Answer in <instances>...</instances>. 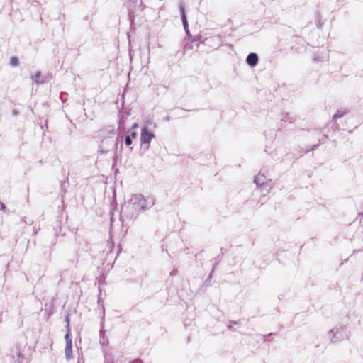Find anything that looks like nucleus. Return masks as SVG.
Returning a JSON list of instances; mask_svg holds the SVG:
<instances>
[{"label":"nucleus","mask_w":363,"mask_h":363,"mask_svg":"<svg viewBox=\"0 0 363 363\" xmlns=\"http://www.w3.org/2000/svg\"><path fill=\"white\" fill-rule=\"evenodd\" d=\"M199 45H200V43L199 41L189 39L186 42L185 45H184V48H183L184 54L190 53V51L194 50L195 47L196 49H198L199 47Z\"/></svg>","instance_id":"2"},{"label":"nucleus","mask_w":363,"mask_h":363,"mask_svg":"<svg viewBox=\"0 0 363 363\" xmlns=\"http://www.w3.org/2000/svg\"><path fill=\"white\" fill-rule=\"evenodd\" d=\"M125 143L127 146H130L132 144V139L130 135L126 136Z\"/></svg>","instance_id":"10"},{"label":"nucleus","mask_w":363,"mask_h":363,"mask_svg":"<svg viewBox=\"0 0 363 363\" xmlns=\"http://www.w3.org/2000/svg\"><path fill=\"white\" fill-rule=\"evenodd\" d=\"M135 199L138 201V205L140 206V209L144 210L147 206V201L144 196L139 194L135 196Z\"/></svg>","instance_id":"4"},{"label":"nucleus","mask_w":363,"mask_h":363,"mask_svg":"<svg viewBox=\"0 0 363 363\" xmlns=\"http://www.w3.org/2000/svg\"><path fill=\"white\" fill-rule=\"evenodd\" d=\"M138 128V123H134L131 128H130L128 133H130V138H137L138 137V133H137V129Z\"/></svg>","instance_id":"5"},{"label":"nucleus","mask_w":363,"mask_h":363,"mask_svg":"<svg viewBox=\"0 0 363 363\" xmlns=\"http://www.w3.org/2000/svg\"><path fill=\"white\" fill-rule=\"evenodd\" d=\"M132 363H143L140 359H135Z\"/></svg>","instance_id":"11"},{"label":"nucleus","mask_w":363,"mask_h":363,"mask_svg":"<svg viewBox=\"0 0 363 363\" xmlns=\"http://www.w3.org/2000/svg\"><path fill=\"white\" fill-rule=\"evenodd\" d=\"M10 64L12 66H17L18 64V60L16 57H12L11 59H10Z\"/></svg>","instance_id":"9"},{"label":"nucleus","mask_w":363,"mask_h":363,"mask_svg":"<svg viewBox=\"0 0 363 363\" xmlns=\"http://www.w3.org/2000/svg\"><path fill=\"white\" fill-rule=\"evenodd\" d=\"M32 79L33 80L37 83V84H40V83H43V80L41 77V74L40 72H36L33 77H32Z\"/></svg>","instance_id":"7"},{"label":"nucleus","mask_w":363,"mask_h":363,"mask_svg":"<svg viewBox=\"0 0 363 363\" xmlns=\"http://www.w3.org/2000/svg\"><path fill=\"white\" fill-rule=\"evenodd\" d=\"M339 117H340V116H339V115H337V114H335V115H334L333 118H334V119H336V118H339Z\"/></svg>","instance_id":"12"},{"label":"nucleus","mask_w":363,"mask_h":363,"mask_svg":"<svg viewBox=\"0 0 363 363\" xmlns=\"http://www.w3.org/2000/svg\"><path fill=\"white\" fill-rule=\"evenodd\" d=\"M65 340L66 341V345H72V340L71 338L70 331H68L65 335Z\"/></svg>","instance_id":"8"},{"label":"nucleus","mask_w":363,"mask_h":363,"mask_svg":"<svg viewBox=\"0 0 363 363\" xmlns=\"http://www.w3.org/2000/svg\"><path fill=\"white\" fill-rule=\"evenodd\" d=\"M246 61L248 65L251 66H255V65H257L258 61L257 55L255 53H250L247 57Z\"/></svg>","instance_id":"3"},{"label":"nucleus","mask_w":363,"mask_h":363,"mask_svg":"<svg viewBox=\"0 0 363 363\" xmlns=\"http://www.w3.org/2000/svg\"><path fill=\"white\" fill-rule=\"evenodd\" d=\"M65 357L67 360L72 358V345H66L65 349Z\"/></svg>","instance_id":"6"},{"label":"nucleus","mask_w":363,"mask_h":363,"mask_svg":"<svg viewBox=\"0 0 363 363\" xmlns=\"http://www.w3.org/2000/svg\"><path fill=\"white\" fill-rule=\"evenodd\" d=\"M153 138V133L148 130L147 128H144L142 130L140 136L141 144H150Z\"/></svg>","instance_id":"1"}]
</instances>
